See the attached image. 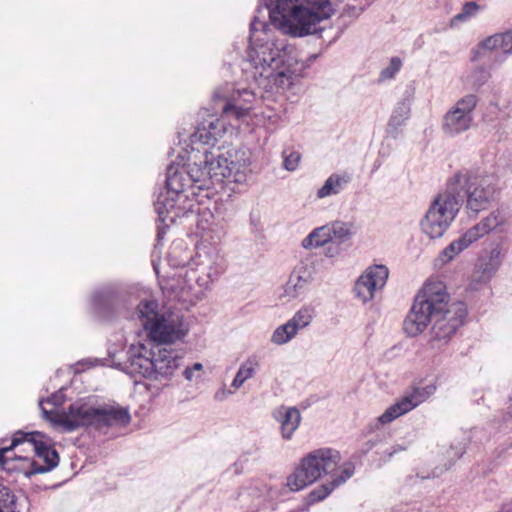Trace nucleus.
<instances>
[{
    "label": "nucleus",
    "mask_w": 512,
    "mask_h": 512,
    "mask_svg": "<svg viewBox=\"0 0 512 512\" xmlns=\"http://www.w3.org/2000/svg\"><path fill=\"white\" fill-rule=\"evenodd\" d=\"M303 68L298 51L269 24L254 18L242 65L245 79L267 92H278L289 88Z\"/></svg>",
    "instance_id": "nucleus-1"
},
{
    "label": "nucleus",
    "mask_w": 512,
    "mask_h": 512,
    "mask_svg": "<svg viewBox=\"0 0 512 512\" xmlns=\"http://www.w3.org/2000/svg\"><path fill=\"white\" fill-rule=\"evenodd\" d=\"M186 153V165L171 164L167 168V190L162 195L191 192L195 196V189L209 190L224 179L238 184L248 180L251 162L245 150L234 148L226 153H215L191 148Z\"/></svg>",
    "instance_id": "nucleus-2"
},
{
    "label": "nucleus",
    "mask_w": 512,
    "mask_h": 512,
    "mask_svg": "<svg viewBox=\"0 0 512 512\" xmlns=\"http://www.w3.org/2000/svg\"><path fill=\"white\" fill-rule=\"evenodd\" d=\"M341 460L340 452L334 448L315 449L300 460L287 477L286 485L289 490L297 492L325 476H330V481L315 487L308 495L309 503L322 501L354 474V465L351 462L341 464Z\"/></svg>",
    "instance_id": "nucleus-3"
},
{
    "label": "nucleus",
    "mask_w": 512,
    "mask_h": 512,
    "mask_svg": "<svg viewBox=\"0 0 512 512\" xmlns=\"http://www.w3.org/2000/svg\"><path fill=\"white\" fill-rule=\"evenodd\" d=\"M274 28L285 35L306 37L323 31L340 0H265Z\"/></svg>",
    "instance_id": "nucleus-4"
},
{
    "label": "nucleus",
    "mask_w": 512,
    "mask_h": 512,
    "mask_svg": "<svg viewBox=\"0 0 512 512\" xmlns=\"http://www.w3.org/2000/svg\"><path fill=\"white\" fill-rule=\"evenodd\" d=\"M59 456L38 433L16 432L10 445L0 447V470L20 473L26 477L55 468Z\"/></svg>",
    "instance_id": "nucleus-5"
},
{
    "label": "nucleus",
    "mask_w": 512,
    "mask_h": 512,
    "mask_svg": "<svg viewBox=\"0 0 512 512\" xmlns=\"http://www.w3.org/2000/svg\"><path fill=\"white\" fill-rule=\"evenodd\" d=\"M225 260L216 247L199 248L196 257L184 272L169 280L165 289L175 299L194 305L202 299L204 290L225 271Z\"/></svg>",
    "instance_id": "nucleus-6"
},
{
    "label": "nucleus",
    "mask_w": 512,
    "mask_h": 512,
    "mask_svg": "<svg viewBox=\"0 0 512 512\" xmlns=\"http://www.w3.org/2000/svg\"><path fill=\"white\" fill-rule=\"evenodd\" d=\"M254 101L255 94L251 90L242 89L235 91L223 106V115L220 118L209 115L207 119H204L197 126L196 131L190 135L191 148L210 151L206 146H214L218 139L231 128V125L227 124V118L234 117L236 120H244L249 115ZM211 151L223 153L219 149Z\"/></svg>",
    "instance_id": "nucleus-7"
},
{
    "label": "nucleus",
    "mask_w": 512,
    "mask_h": 512,
    "mask_svg": "<svg viewBox=\"0 0 512 512\" xmlns=\"http://www.w3.org/2000/svg\"><path fill=\"white\" fill-rule=\"evenodd\" d=\"M138 318L147 337L157 344L182 341L188 333L183 315L170 309H160L153 298L143 299L137 306Z\"/></svg>",
    "instance_id": "nucleus-8"
},
{
    "label": "nucleus",
    "mask_w": 512,
    "mask_h": 512,
    "mask_svg": "<svg viewBox=\"0 0 512 512\" xmlns=\"http://www.w3.org/2000/svg\"><path fill=\"white\" fill-rule=\"evenodd\" d=\"M182 357L173 349L159 345L148 348L144 343L132 344L128 350V369L155 381H168L179 369Z\"/></svg>",
    "instance_id": "nucleus-9"
},
{
    "label": "nucleus",
    "mask_w": 512,
    "mask_h": 512,
    "mask_svg": "<svg viewBox=\"0 0 512 512\" xmlns=\"http://www.w3.org/2000/svg\"><path fill=\"white\" fill-rule=\"evenodd\" d=\"M439 296L434 297L435 309L432 313V329L429 344L432 349H440L446 345L457 329L462 325L467 314L462 302L449 301L446 285L441 281Z\"/></svg>",
    "instance_id": "nucleus-10"
},
{
    "label": "nucleus",
    "mask_w": 512,
    "mask_h": 512,
    "mask_svg": "<svg viewBox=\"0 0 512 512\" xmlns=\"http://www.w3.org/2000/svg\"><path fill=\"white\" fill-rule=\"evenodd\" d=\"M461 208V196L456 193L454 185H448L439 193L428 207L420 221L421 231L430 239L441 238Z\"/></svg>",
    "instance_id": "nucleus-11"
},
{
    "label": "nucleus",
    "mask_w": 512,
    "mask_h": 512,
    "mask_svg": "<svg viewBox=\"0 0 512 512\" xmlns=\"http://www.w3.org/2000/svg\"><path fill=\"white\" fill-rule=\"evenodd\" d=\"M448 185H454L459 196V190L465 192L466 208L475 215L486 210L496 198V178L493 175L460 171L455 174Z\"/></svg>",
    "instance_id": "nucleus-12"
},
{
    "label": "nucleus",
    "mask_w": 512,
    "mask_h": 512,
    "mask_svg": "<svg viewBox=\"0 0 512 512\" xmlns=\"http://www.w3.org/2000/svg\"><path fill=\"white\" fill-rule=\"evenodd\" d=\"M441 281L436 279L428 280L417 296L410 312L403 322V330L409 337H416L423 333L427 326L432 323V313L435 309L434 297L439 296Z\"/></svg>",
    "instance_id": "nucleus-13"
},
{
    "label": "nucleus",
    "mask_w": 512,
    "mask_h": 512,
    "mask_svg": "<svg viewBox=\"0 0 512 512\" xmlns=\"http://www.w3.org/2000/svg\"><path fill=\"white\" fill-rule=\"evenodd\" d=\"M40 407L44 417L61 432H70L89 425L96 426L97 406L91 400L75 401L68 412L49 411L44 407L43 401L40 402Z\"/></svg>",
    "instance_id": "nucleus-14"
},
{
    "label": "nucleus",
    "mask_w": 512,
    "mask_h": 512,
    "mask_svg": "<svg viewBox=\"0 0 512 512\" xmlns=\"http://www.w3.org/2000/svg\"><path fill=\"white\" fill-rule=\"evenodd\" d=\"M478 104L475 94H467L458 99L444 114L442 130L450 137L468 131L474 123V110Z\"/></svg>",
    "instance_id": "nucleus-15"
},
{
    "label": "nucleus",
    "mask_w": 512,
    "mask_h": 512,
    "mask_svg": "<svg viewBox=\"0 0 512 512\" xmlns=\"http://www.w3.org/2000/svg\"><path fill=\"white\" fill-rule=\"evenodd\" d=\"M436 391L434 384L427 385L425 387H412L411 389L404 392V394L398 398L392 405L377 418L378 423L386 425L397 418L412 411L420 404L424 403L430 398Z\"/></svg>",
    "instance_id": "nucleus-16"
},
{
    "label": "nucleus",
    "mask_w": 512,
    "mask_h": 512,
    "mask_svg": "<svg viewBox=\"0 0 512 512\" xmlns=\"http://www.w3.org/2000/svg\"><path fill=\"white\" fill-rule=\"evenodd\" d=\"M315 273L314 262L310 259L302 260L294 267L288 280L283 285L280 298L286 301L304 299L310 290Z\"/></svg>",
    "instance_id": "nucleus-17"
},
{
    "label": "nucleus",
    "mask_w": 512,
    "mask_h": 512,
    "mask_svg": "<svg viewBox=\"0 0 512 512\" xmlns=\"http://www.w3.org/2000/svg\"><path fill=\"white\" fill-rule=\"evenodd\" d=\"M389 269L384 264H372L365 268L357 279L354 291L356 297L367 303L374 299L376 293L381 291L388 280Z\"/></svg>",
    "instance_id": "nucleus-18"
},
{
    "label": "nucleus",
    "mask_w": 512,
    "mask_h": 512,
    "mask_svg": "<svg viewBox=\"0 0 512 512\" xmlns=\"http://www.w3.org/2000/svg\"><path fill=\"white\" fill-rule=\"evenodd\" d=\"M197 205L191 192L174 193L172 195H160L155 204L156 211L162 222L174 223L177 218L193 212Z\"/></svg>",
    "instance_id": "nucleus-19"
},
{
    "label": "nucleus",
    "mask_w": 512,
    "mask_h": 512,
    "mask_svg": "<svg viewBox=\"0 0 512 512\" xmlns=\"http://www.w3.org/2000/svg\"><path fill=\"white\" fill-rule=\"evenodd\" d=\"M501 264V249L496 246L489 251H483L479 256L473 279L479 283L490 280Z\"/></svg>",
    "instance_id": "nucleus-20"
},
{
    "label": "nucleus",
    "mask_w": 512,
    "mask_h": 512,
    "mask_svg": "<svg viewBox=\"0 0 512 512\" xmlns=\"http://www.w3.org/2000/svg\"><path fill=\"white\" fill-rule=\"evenodd\" d=\"M273 417L279 424L281 437L291 440L301 423V413L296 407L280 406L273 412Z\"/></svg>",
    "instance_id": "nucleus-21"
},
{
    "label": "nucleus",
    "mask_w": 512,
    "mask_h": 512,
    "mask_svg": "<svg viewBox=\"0 0 512 512\" xmlns=\"http://www.w3.org/2000/svg\"><path fill=\"white\" fill-rule=\"evenodd\" d=\"M131 420L129 411L118 405L97 406L96 426H126Z\"/></svg>",
    "instance_id": "nucleus-22"
},
{
    "label": "nucleus",
    "mask_w": 512,
    "mask_h": 512,
    "mask_svg": "<svg viewBox=\"0 0 512 512\" xmlns=\"http://www.w3.org/2000/svg\"><path fill=\"white\" fill-rule=\"evenodd\" d=\"M197 229L203 238L212 242L220 241L225 234L222 223L208 210L199 214Z\"/></svg>",
    "instance_id": "nucleus-23"
},
{
    "label": "nucleus",
    "mask_w": 512,
    "mask_h": 512,
    "mask_svg": "<svg viewBox=\"0 0 512 512\" xmlns=\"http://www.w3.org/2000/svg\"><path fill=\"white\" fill-rule=\"evenodd\" d=\"M260 359L256 355L247 357L239 366L232 382L231 387L235 390L240 389L246 381L252 379L260 369Z\"/></svg>",
    "instance_id": "nucleus-24"
},
{
    "label": "nucleus",
    "mask_w": 512,
    "mask_h": 512,
    "mask_svg": "<svg viewBox=\"0 0 512 512\" xmlns=\"http://www.w3.org/2000/svg\"><path fill=\"white\" fill-rule=\"evenodd\" d=\"M350 182L348 174H331L324 182V184L317 190V198L324 199L333 195L339 194L345 186Z\"/></svg>",
    "instance_id": "nucleus-25"
},
{
    "label": "nucleus",
    "mask_w": 512,
    "mask_h": 512,
    "mask_svg": "<svg viewBox=\"0 0 512 512\" xmlns=\"http://www.w3.org/2000/svg\"><path fill=\"white\" fill-rule=\"evenodd\" d=\"M410 104L403 100L396 104L387 124V133L396 136L410 116Z\"/></svg>",
    "instance_id": "nucleus-26"
},
{
    "label": "nucleus",
    "mask_w": 512,
    "mask_h": 512,
    "mask_svg": "<svg viewBox=\"0 0 512 512\" xmlns=\"http://www.w3.org/2000/svg\"><path fill=\"white\" fill-rule=\"evenodd\" d=\"M483 49L490 51H500L505 55L512 53V31L497 33L487 37L482 43Z\"/></svg>",
    "instance_id": "nucleus-27"
},
{
    "label": "nucleus",
    "mask_w": 512,
    "mask_h": 512,
    "mask_svg": "<svg viewBox=\"0 0 512 512\" xmlns=\"http://www.w3.org/2000/svg\"><path fill=\"white\" fill-rule=\"evenodd\" d=\"M332 242L329 223L313 229L301 242L304 249L320 248Z\"/></svg>",
    "instance_id": "nucleus-28"
},
{
    "label": "nucleus",
    "mask_w": 512,
    "mask_h": 512,
    "mask_svg": "<svg viewBox=\"0 0 512 512\" xmlns=\"http://www.w3.org/2000/svg\"><path fill=\"white\" fill-rule=\"evenodd\" d=\"M316 317V309L311 304L302 305L289 319L298 331L307 328Z\"/></svg>",
    "instance_id": "nucleus-29"
},
{
    "label": "nucleus",
    "mask_w": 512,
    "mask_h": 512,
    "mask_svg": "<svg viewBox=\"0 0 512 512\" xmlns=\"http://www.w3.org/2000/svg\"><path fill=\"white\" fill-rule=\"evenodd\" d=\"M332 241L344 243L354 235V226L350 222L333 221L329 223Z\"/></svg>",
    "instance_id": "nucleus-30"
},
{
    "label": "nucleus",
    "mask_w": 512,
    "mask_h": 512,
    "mask_svg": "<svg viewBox=\"0 0 512 512\" xmlns=\"http://www.w3.org/2000/svg\"><path fill=\"white\" fill-rule=\"evenodd\" d=\"M298 332L292 322L288 320L273 331L270 341L275 345H284L295 338Z\"/></svg>",
    "instance_id": "nucleus-31"
},
{
    "label": "nucleus",
    "mask_w": 512,
    "mask_h": 512,
    "mask_svg": "<svg viewBox=\"0 0 512 512\" xmlns=\"http://www.w3.org/2000/svg\"><path fill=\"white\" fill-rule=\"evenodd\" d=\"M508 221L506 212L503 209H495L483 218L479 224L488 234L495 229L504 226Z\"/></svg>",
    "instance_id": "nucleus-32"
},
{
    "label": "nucleus",
    "mask_w": 512,
    "mask_h": 512,
    "mask_svg": "<svg viewBox=\"0 0 512 512\" xmlns=\"http://www.w3.org/2000/svg\"><path fill=\"white\" fill-rule=\"evenodd\" d=\"M467 249L462 241L458 238L445 247L438 257V261L444 265L452 261L462 251Z\"/></svg>",
    "instance_id": "nucleus-33"
},
{
    "label": "nucleus",
    "mask_w": 512,
    "mask_h": 512,
    "mask_svg": "<svg viewBox=\"0 0 512 512\" xmlns=\"http://www.w3.org/2000/svg\"><path fill=\"white\" fill-rule=\"evenodd\" d=\"M485 235H487V233L484 231V229L478 222L477 224L469 228L463 235H461L459 239L462 241L464 246L468 248L474 242H476L478 239L482 238Z\"/></svg>",
    "instance_id": "nucleus-34"
},
{
    "label": "nucleus",
    "mask_w": 512,
    "mask_h": 512,
    "mask_svg": "<svg viewBox=\"0 0 512 512\" xmlns=\"http://www.w3.org/2000/svg\"><path fill=\"white\" fill-rule=\"evenodd\" d=\"M0 512H16L15 496L7 487H0Z\"/></svg>",
    "instance_id": "nucleus-35"
},
{
    "label": "nucleus",
    "mask_w": 512,
    "mask_h": 512,
    "mask_svg": "<svg viewBox=\"0 0 512 512\" xmlns=\"http://www.w3.org/2000/svg\"><path fill=\"white\" fill-rule=\"evenodd\" d=\"M402 67V61L398 57L391 58L389 64L382 69L380 72L379 80L387 81L393 79L395 75L400 71Z\"/></svg>",
    "instance_id": "nucleus-36"
},
{
    "label": "nucleus",
    "mask_w": 512,
    "mask_h": 512,
    "mask_svg": "<svg viewBox=\"0 0 512 512\" xmlns=\"http://www.w3.org/2000/svg\"><path fill=\"white\" fill-rule=\"evenodd\" d=\"M479 11V5L476 2H467L460 13L455 15L452 19V23L463 22L476 15Z\"/></svg>",
    "instance_id": "nucleus-37"
},
{
    "label": "nucleus",
    "mask_w": 512,
    "mask_h": 512,
    "mask_svg": "<svg viewBox=\"0 0 512 512\" xmlns=\"http://www.w3.org/2000/svg\"><path fill=\"white\" fill-rule=\"evenodd\" d=\"M283 156V167L287 171H295L300 163L301 155L296 151H284Z\"/></svg>",
    "instance_id": "nucleus-38"
},
{
    "label": "nucleus",
    "mask_w": 512,
    "mask_h": 512,
    "mask_svg": "<svg viewBox=\"0 0 512 512\" xmlns=\"http://www.w3.org/2000/svg\"><path fill=\"white\" fill-rule=\"evenodd\" d=\"M203 371V365L199 362L194 363L191 366H187L183 370V377L188 381L199 380L201 378V372Z\"/></svg>",
    "instance_id": "nucleus-39"
},
{
    "label": "nucleus",
    "mask_w": 512,
    "mask_h": 512,
    "mask_svg": "<svg viewBox=\"0 0 512 512\" xmlns=\"http://www.w3.org/2000/svg\"><path fill=\"white\" fill-rule=\"evenodd\" d=\"M111 302V292L107 289H103L101 291H97L92 296V303L95 307H100L102 305L108 306Z\"/></svg>",
    "instance_id": "nucleus-40"
},
{
    "label": "nucleus",
    "mask_w": 512,
    "mask_h": 512,
    "mask_svg": "<svg viewBox=\"0 0 512 512\" xmlns=\"http://www.w3.org/2000/svg\"><path fill=\"white\" fill-rule=\"evenodd\" d=\"M488 78V74L484 69H479L471 74V82L475 86L483 84Z\"/></svg>",
    "instance_id": "nucleus-41"
},
{
    "label": "nucleus",
    "mask_w": 512,
    "mask_h": 512,
    "mask_svg": "<svg viewBox=\"0 0 512 512\" xmlns=\"http://www.w3.org/2000/svg\"><path fill=\"white\" fill-rule=\"evenodd\" d=\"M233 392L230 391V390H227L225 389L224 387L217 390L214 394V399L217 400V401H223L225 400L228 396H230Z\"/></svg>",
    "instance_id": "nucleus-42"
},
{
    "label": "nucleus",
    "mask_w": 512,
    "mask_h": 512,
    "mask_svg": "<svg viewBox=\"0 0 512 512\" xmlns=\"http://www.w3.org/2000/svg\"><path fill=\"white\" fill-rule=\"evenodd\" d=\"M340 254V250L337 246L330 245L325 249V255L327 257H335Z\"/></svg>",
    "instance_id": "nucleus-43"
},
{
    "label": "nucleus",
    "mask_w": 512,
    "mask_h": 512,
    "mask_svg": "<svg viewBox=\"0 0 512 512\" xmlns=\"http://www.w3.org/2000/svg\"><path fill=\"white\" fill-rule=\"evenodd\" d=\"M498 512H512V498L504 502Z\"/></svg>",
    "instance_id": "nucleus-44"
},
{
    "label": "nucleus",
    "mask_w": 512,
    "mask_h": 512,
    "mask_svg": "<svg viewBox=\"0 0 512 512\" xmlns=\"http://www.w3.org/2000/svg\"><path fill=\"white\" fill-rule=\"evenodd\" d=\"M51 401H53V402L56 404V403L59 401V399H58V397H57V396H53V398L48 399V400L46 401V403H50Z\"/></svg>",
    "instance_id": "nucleus-45"
},
{
    "label": "nucleus",
    "mask_w": 512,
    "mask_h": 512,
    "mask_svg": "<svg viewBox=\"0 0 512 512\" xmlns=\"http://www.w3.org/2000/svg\"><path fill=\"white\" fill-rule=\"evenodd\" d=\"M508 408H509L510 412L512 413V392H511V395L509 397V407Z\"/></svg>",
    "instance_id": "nucleus-46"
},
{
    "label": "nucleus",
    "mask_w": 512,
    "mask_h": 512,
    "mask_svg": "<svg viewBox=\"0 0 512 512\" xmlns=\"http://www.w3.org/2000/svg\"><path fill=\"white\" fill-rule=\"evenodd\" d=\"M437 476H439V473H437V472H433L431 475V477H437ZM429 477H430V475L425 476L424 478H429Z\"/></svg>",
    "instance_id": "nucleus-47"
},
{
    "label": "nucleus",
    "mask_w": 512,
    "mask_h": 512,
    "mask_svg": "<svg viewBox=\"0 0 512 512\" xmlns=\"http://www.w3.org/2000/svg\"><path fill=\"white\" fill-rule=\"evenodd\" d=\"M215 97L220 98V97H224V96H223V95H220V93H219V92H216V93H215Z\"/></svg>",
    "instance_id": "nucleus-48"
}]
</instances>
